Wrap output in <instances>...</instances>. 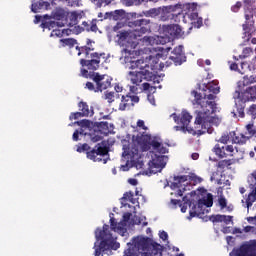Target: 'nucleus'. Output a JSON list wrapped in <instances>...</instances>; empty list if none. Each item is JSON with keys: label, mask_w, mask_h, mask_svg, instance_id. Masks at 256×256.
Returning a JSON list of instances; mask_svg holds the SVG:
<instances>
[{"label": "nucleus", "mask_w": 256, "mask_h": 256, "mask_svg": "<svg viewBox=\"0 0 256 256\" xmlns=\"http://www.w3.org/2000/svg\"><path fill=\"white\" fill-rule=\"evenodd\" d=\"M139 147L142 152L149 151L152 147L154 151H157V153H160L161 155L168 153L167 148L163 146L161 142V138L157 136L152 138L150 134L142 133L137 136L133 135L131 144L129 141L124 142L122 147V157L128 159V161H131L132 163L139 161V159H141Z\"/></svg>", "instance_id": "1"}, {"label": "nucleus", "mask_w": 256, "mask_h": 256, "mask_svg": "<svg viewBox=\"0 0 256 256\" xmlns=\"http://www.w3.org/2000/svg\"><path fill=\"white\" fill-rule=\"evenodd\" d=\"M158 59L155 56H149L145 60L131 61L129 69H139V71H130L128 75L130 76V81L133 85H139L143 81H153V83H159L157 74V62Z\"/></svg>", "instance_id": "2"}, {"label": "nucleus", "mask_w": 256, "mask_h": 256, "mask_svg": "<svg viewBox=\"0 0 256 256\" xmlns=\"http://www.w3.org/2000/svg\"><path fill=\"white\" fill-rule=\"evenodd\" d=\"M94 256H103L107 251H117L121 244L117 242V238L109 231V225L104 224L101 228L95 230Z\"/></svg>", "instance_id": "3"}, {"label": "nucleus", "mask_w": 256, "mask_h": 256, "mask_svg": "<svg viewBox=\"0 0 256 256\" xmlns=\"http://www.w3.org/2000/svg\"><path fill=\"white\" fill-rule=\"evenodd\" d=\"M77 153H86L87 159L93 161L94 163L103 162L106 165L107 161H111V157L109 155V151L111 148L109 147V142L103 140L102 142L96 144L93 148L89 146V144H78Z\"/></svg>", "instance_id": "4"}, {"label": "nucleus", "mask_w": 256, "mask_h": 256, "mask_svg": "<svg viewBox=\"0 0 256 256\" xmlns=\"http://www.w3.org/2000/svg\"><path fill=\"white\" fill-rule=\"evenodd\" d=\"M171 117H173L175 123L177 125H182V126H174L175 131H182V133H189L190 135H205V131L203 130H198L195 131L193 127L189 126V123H191V119H193V116L187 112V110H183L181 114L178 116L176 113L171 114Z\"/></svg>", "instance_id": "5"}, {"label": "nucleus", "mask_w": 256, "mask_h": 256, "mask_svg": "<svg viewBox=\"0 0 256 256\" xmlns=\"http://www.w3.org/2000/svg\"><path fill=\"white\" fill-rule=\"evenodd\" d=\"M253 0H245L244 1V5L246 7V11H245V23L242 25V29L244 31V35L247 38V41H249L251 39V34L253 33V31H255V20L253 19V12L251 11L250 7L253 6Z\"/></svg>", "instance_id": "6"}, {"label": "nucleus", "mask_w": 256, "mask_h": 256, "mask_svg": "<svg viewBox=\"0 0 256 256\" xmlns=\"http://www.w3.org/2000/svg\"><path fill=\"white\" fill-rule=\"evenodd\" d=\"M221 124V120L219 117L214 116H203V114H197L195 118V125H201L202 129H204L205 133H213V125L215 127H219Z\"/></svg>", "instance_id": "7"}, {"label": "nucleus", "mask_w": 256, "mask_h": 256, "mask_svg": "<svg viewBox=\"0 0 256 256\" xmlns=\"http://www.w3.org/2000/svg\"><path fill=\"white\" fill-rule=\"evenodd\" d=\"M183 13V4L177 3L161 7L160 19L162 21H173Z\"/></svg>", "instance_id": "8"}, {"label": "nucleus", "mask_w": 256, "mask_h": 256, "mask_svg": "<svg viewBox=\"0 0 256 256\" xmlns=\"http://www.w3.org/2000/svg\"><path fill=\"white\" fill-rule=\"evenodd\" d=\"M128 26L133 29L136 37H142V35H145L146 33H151V20L141 18L134 21H130L128 23Z\"/></svg>", "instance_id": "9"}, {"label": "nucleus", "mask_w": 256, "mask_h": 256, "mask_svg": "<svg viewBox=\"0 0 256 256\" xmlns=\"http://www.w3.org/2000/svg\"><path fill=\"white\" fill-rule=\"evenodd\" d=\"M116 37L118 38L117 43L120 47H130L131 49L137 47V36L133 31L120 30Z\"/></svg>", "instance_id": "10"}, {"label": "nucleus", "mask_w": 256, "mask_h": 256, "mask_svg": "<svg viewBox=\"0 0 256 256\" xmlns=\"http://www.w3.org/2000/svg\"><path fill=\"white\" fill-rule=\"evenodd\" d=\"M169 158L165 155L153 154L152 159L148 162L149 169L152 173H161L167 165Z\"/></svg>", "instance_id": "11"}, {"label": "nucleus", "mask_w": 256, "mask_h": 256, "mask_svg": "<svg viewBox=\"0 0 256 256\" xmlns=\"http://www.w3.org/2000/svg\"><path fill=\"white\" fill-rule=\"evenodd\" d=\"M233 99H239L243 103H247V101H255V85L247 87L245 90H243L242 87L238 88L233 94Z\"/></svg>", "instance_id": "12"}, {"label": "nucleus", "mask_w": 256, "mask_h": 256, "mask_svg": "<svg viewBox=\"0 0 256 256\" xmlns=\"http://www.w3.org/2000/svg\"><path fill=\"white\" fill-rule=\"evenodd\" d=\"M89 79H92L94 83H96V91H105V89H109L111 86V81L113 79L107 78L105 80V75L99 74V72H89Z\"/></svg>", "instance_id": "13"}, {"label": "nucleus", "mask_w": 256, "mask_h": 256, "mask_svg": "<svg viewBox=\"0 0 256 256\" xmlns=\"http://www.w3.org/2000/svg\"><path fill=\"white\" fill-rule=\"evenodd\" d=\"M189 179H192L193 181H199V183L203 181V179L198 176L191 178V176L189 175H180V176L174 175L173 181L170 184V189H172V191H175V189H181V187H185V185H191L187 182L189 181Z\"/></svg>", "instance_id": "14"}, {"label": "nucleus", "mask_w": 256, "mask_h": 256, "mask_svg": "<svg viewBox=\"0 0 256 256\" xmlns=\"http://www.w3.org/2000/svg\"><path fill=\"white\" fill-rule=\"evenodd\" d=\"M162 31L164 35H167L170 39H181V37L185 35V32H183L179 24L163 25Z\"/></svg>", "instance_id": "15"}, {"label": "nucleus", "mask_w": 256, "mask_h": 256, "mask_svg": "<svg viewBox=\"0 0 256 256\" xmlns=\"http://www.w3.org/2000/svg\"><path fill=\"white\" fill-rule=\"evenodd\" d=\"M169 59L174 63L176 67L179 65H183V63L187 61V56H185V52H183V45L175 47Z\"/></svg>", "instance_id": "16"}, {"label": "nucleus", "mask_w": 256, "mask_h": 256, "mask_svg": "<svg viewBox=\"0 0 256 256\" xmlns=\"http://www.w3.org/2000/svg\"><path fill=\"white\" fill-rule=\"evenodd\" d=\"M132 243L135 246H138V249H141L145 253H149V251H151V247L153 245V239L149 238V237H141V238H137L134 237L132 238Z\"/></svg>", "instance_id": "17"}, {"label": "nucleus", "mask_w": 256, "mask_h": 256, "mask_svg": "<svg viewBox=\"0 0 256 256\" xmlns=\"http://www.w3.org/2000/svg\"><path fill=\"white\" fill-rule=\"evenodd\" d=\"M200 107L202 111L198 115H202V117H209L217 111V103L215 101L203 100Z\"/></svg>", "instance_id": "18"}, {"label": "nucleus", "mask_w": 256, "mask_h": 256, "mask_svg": "<svg viewBox=\"0 0 256 256\" xmlns=\"http://www.w3.org/2000/svg\"><path fill=\"white\" fill-rule=\"evenodd\" d=\"M69 13L63 8H56L51 13L52 19L58 22V27H65L67 25V16Z\"/></svg>", "instance_id": "19"}, {"label": "nucleus", "mask_w": 256, "mask_h": 256, "mask_svg": "<svg viewBox=\"0 0 256 256\" xmlns=\"http://www.w3.org/2000/svg\"><path fill=\"white\" fill-rule=\"evenodd\" d=\"M230 256H255L254 242L241 245L235 252H230Z\"/></svg>", "instance_id": "20"}, {"label": "nucleus", "mask_w": 256, "mask_h": 256, "mask_svg": "<svg viewBox=\"0 0 256 256\" xmlns=\"http://www.w3.org/2000/svg\"><path fill=\"white\" fill-rule=\"evenodd\" d=\"M205 203L203 202V199L198 200V207L197 205L193 204L191 210L189 211V216L187 217L188 221H191L193 217H203L202 215H205Z\"/></svg>", "instance_id": "21"}, {"label": "nucleus", "mask_w": 256, "mask_h": 256, "mask_svg": "<svg viewBox=\"0 0 256 256\" xmlns=\"http://www.w3.org/2000/svg\"><path fill=\"white\" fill-rule=\"evenodd\" d=\"M110 229L122 237H125V233H127V228L123 227V222H117L115 217H111L110 219Z\"/></svg>", "instance_id": "22"}, {"label": "nucleus", "mask_w": 256, "mask_h": 256, "mask_svg": "<svg viewBox=\"0 0 256 256\" xmlns=\"http://www.w3.org/2000/svg\"><path fill=\"white\" fill-rule=\"evenodd\" d=\"M125 10H115L113 12H106L104 15V19H110L112 21H122V19H125Z\"/></svg>", "instance_id": "23"}, {"label": "nucleus", "mask_w": 256, "mask_h": 256, "mask_svg": "<svg viewBox=\"0 0 256 256\" xmlns=\"http://www.w3.org/2000/svg\"><path fill=\"white\" fill-rule=\"evenodd\" d=\"M94 126L97 127L100 135H108L111 133V129L115 128L113 124L109 125V122H95Z\"/></svg>", "instance_id": "24"}, {"label": "nucleus", "mask_w": 256, "mask_h": 256, "mask_svg": "<svg viewBox=\"0 0 256 256\" xmlns=\"http://www.w3.org/2000/svg\"><path fill=\"white\" fill-rule=\"evenodd\" d=\"M209 221L212 223H225V225H229V223H233V216H227V215H211L209 216Z\"/></svg>", "instance_id": "25"}, {"label": "nucleus", "mask_w": 256, "mask_h": 256, "mask_svg": "<svg viewBox=\"0 0 256 256\" xmlns=\"http://www.w3.org/2000/svg\"><path fill=\"white\" fill-rule=\"evenodd\" d=\"M99 63H101V60H95V59H91V60L81 59L80 60L81 67H87V69L89 71H97V69H99Z\"/></svg>", "instance_id": "26"}, {"label": "nucleus", "mask_w": 256, "mask_h": 256, "mask_svg": "<svg viewBox=\"0 0 256 256\" xmlns=\"http://www.w3.org/2000/svg\"><path fill=\"white\" fill-rule=\"evenodd\" d=\"M78 109H79V112L84 117H93V115H95V112L93 111V107L89 109V105L87 104V102L80 101L78 103Z\"/></svg>", "instance_id": "27"}, {"label": "nucleus", "mask_w": 256, "mask_h": 256, "mask_svg": "<svg viewBox=\"0 0 256 256\" xmlns=\"http://www.w3.org/2000/svg\"><path fill=\"white\" fill-rule=\"evenodd\" d=\"M145 256H163V246L157 242H153L150 250L145 252Z\"/></svg>", "instance_id": "28"}, {"label": "nucleus", "mask_w": 256, "mask_h": 256, "mask_svg": "<svg viewBox=\"0 0 256 256\" xmlns=\"http://www.w3.org/2000/svg\"><path fill=\"white\" fill-rule=\"evenodd\" d=\"M49 7H51V3L47 1L32 2L31 11L32 13H39L41 9H45L47 11Z\"/></svg>", "instance_id": "29"}, {"label": "nucleus", "mask_w": 256, "mask_h": 256, "mask_svg": "<svg viewBox=\"0 0 256 256\" xmlns=\"http://www.w3.org/2000/svg\"><path fill=\"white\" fill-rule=\"evenodd\" d=\"M131 107V92L121 96V103L119 104V111H125Z\"/></svg>", "instance_id": "30"}, {"label": "nucleus", "mask_w": 256, "mask_h": 256, "mask_svg": "<svg viewBox=\"0 0 256 256\" xmlns=\"http://www.w3.org/2000/svg\"><path fill=\"white\" fill-rule=\"evenodd\" d=\"M234 100H235L234 109H236V112L238 113V117H240L241 119L245 118V107H246L245 102L239 99H234Z\"/></svg>", "instance_id": "31"}, {"label": "nucleus", "mask_w": 256, "mask_h": 256, "mask_svg": "<svg viewBox=\"0 0 256 256\" xmlns=\"http://www.w3.org/2000/svg\"><path fill=\"white\" fill-rule=\"evenodd\" d=\"M251 83H255V77L253 75H246L243 77V81L238 82V89H241V87H247L251 85Z\"/></svg>", "instance_id": "32"}, {"label": "nucleus", "mask_w": 256, "mask_h": 256, "mask_svg": "<svg viewBox=\"0 0 256 256\" xmlns=\"http://www.w3.org/2000/svg\"><path fill=\"white\" fill-rule=\"evenodd\" d=\"M133 195V191L125 192L121 198V201H127V199H129L132 205H139V200L137 198H133Z\"/></svg>", "instance_id": "33"}, {"label": "nucleus", "mask_w": 256, "mask_h": 256, "mask_svg": "<svg viewBox=\"0 0 256 256\" xmlns=\"http://www.w3.org/2000/svg\"><path fill=\"white\" fill-rule=\"evenodd\" d=\"M60 41L62 42L63 47H70V49H73V47L79 43L75 38H64Z\"/></svg>", "instance_id": "34"}, {"label": "nucleus", "mask_w": 256, "mask_h": 256, "mask_svg": "<svg viewBox=\"0 0 256 256\" xmlns=\"http://www.w3.org/2000/svg\"><path fill=\"white\" fill-rule=\"evenodd\" d=\"M81 17V14H79L78 12H71L70 14V22H69V27H74V25H77V23H79V18Z\"/></svg>", "instance_id": "35"}, {"label": "nucleus", "mask_w": 256, "mask_h": 256, "mask_svg": "<svg viewBox=\"0 0 256 256\" xmlns=\"http://www.w3.org/2000/svg\"><path fill=\"white\" fill-rule=\"evenodd\" d=\"M161 14V7L151 8L148 11L144 12L145 17H159Z\"/></svg>", "instance_id": "36"}, {"label": "nucleus", "mask_w": 256, "mask_h": 256, "mask_svg": "<svg viewBox=\"0 0 256 256\" xmlns=\"http://www.w3.org/2000/svg\"><path fill=\"white\" fill-rule=\"evenodd\" d=\"M40 27L42 29H49V31H51V29H55V27H59V22H55V21L42 22L40 24Z\"/></svg>", "instance_id": "37"}, {"label": "nucleus", "mask_w": 256, "mask_h": 256, "mask_svg": "<svg viewBox=\"0 0 256 256\" xmlns=\"http://www.w3.org/2000/svg\"><path fill=\"white\" fill-rule=\"evenodd\" d=\"M207 89L209 90V93H213L214 95H218L221 88L219 86H211V85L207 86V84H203L202 91H207Z\"/></svg>", "instance_id": "38"}, {"label": "nucleus", "mask_w": 256, "mask_h": 256, "mask_svg": "<svg viewBox=\"0 0 256 256\" xmlns=\"http://www.w3.org/2000/svg\"><path fill=\"white\" fill-rule=\"evenodd\" d=\"M249 137L245 136L244 134H240V136H236L233 138V143H237L238 145H245Z\"/></svg>", "instance_id": "39"}, {"label": "nucleus", "mask_w": 256, "mask_h": 256, "mask_svg": "<svg viewBox=\"0 0 256 256\" xmlns=\"http://www.w3.org/2000/svg\"><path fill=\"white\" fill-rule=\"evenodd\" d=\"M75 123H77L78 127H81L82 129H89L91 128V125H93V122L87 119H83L80 121H75Z\"/></svg>", "instance_id": "40"}, {"label": "nucleus", "mask_w": 256, "mask_h": 256, "mask_svg": "<svg viewBox=\"0 0 256 256\" xmlns=\"http://www.w3.org/2000/svg\"><path fill=\"white\" fill-rule=\"evenodd\" d=\"M255 201H256V192H255V190H252L248 194V197L246 199L247 207H251V205H253V203H255Z\"/></svg>", "instance_id": "41"}, {"label": "nucleus", "mask_w": 256, "mask_h": 256, "mask_svg": "<svg viewBox=\"0 0 256 256\" xmlns=\"http://www.w3.org/2000/svg\"><path fill=\"white\" fill-rule=\"evenodd\" d=\"M171 41V37L168 35L165 36H157L156 43L158 45H165L166 43H169Z\"/></svg>", "instance_id": "42"}, {"label": "nucleus", "mask_w": 256, "mask_h": 256, "mask_svg": "<svg viewBox=\"0 0 256 256\" xmlns=\"http://www.w3.org/2000/svg\"><path fill=\"white\" fill-rule=\"evenodd\" d=\"M48 19H53V17L49 16L48 14H45L44 16L41 15H36L35 19H34V23L35 25H37V23H45Z\"/></svg>", "instance_id": "43"}, {"label": "nucleus", "mask_w": 256, "mask_h": 256, "mask_svg": "<svg viewBox=\"0 0 256 256\" xmlns=\"http://www.w3.org/2000/svg\"><path fill=\"white\" fill-rule=\"evenodd\" d=\"M191 95H193V97L195 98L197 105L201 106L203 104V101H201L203 99V95H201V93H198L196 90H193L191 92Z\"/></svg>", "instance_id": "44"}, {"label": "nucleus", "mask_w": 256, "mask_h": 256, "mask_svg": "<svg viewBox=\"0 0 256 256\" xmlns=\"http://www.w3.org/2000/svg\"><path fill=\"white\" fill-rule=\"evenodd\" d=\"M132 215L133 214H131V212H126L123 214L122 220L120 221V223H122V227H125L127 225V223H129Z\"/></svg>", "instance_id": "45"}, {"label": "nucleus", "mask_w": 256, "mask_h": 256, "mask_svg": "<svg viewBox=\"0 0 256 256\" xmlns=\"http://www.w3.org/2000/svg\"><path fill=\"white\" fill-rule=\"evenodd\" d=\"M214 153L215 155H217L218 157H220V159H223V157H226L225 152L221 149V146L219 144H216L214 147Z\"/></svg>", "instance_id": "46"}, {"label": "nucleus", "mask_w": 256, "mask_h": 256, "mask_svg": "<svg viewBox=\"0 0 256 256\" xmlns=\"http://www.w3.org/2000/svg\"><path fill=\"white\" fill-rule=\"evenodd\" d=\"M99 134H101V132L99 131H95L94 134H89L92 143H97L98 141H101V139H103V136Z\"/></svg>", "instance_id": "47"}, {"label": "nucleus", "mask_w": 256, "mask_h": 256, "mask_svg": "<svg viewBox=\"0 0 256 256\" xmlns=\"http://www.w3.org/2000/svg\"><path fill=\"white\" fill-rule=\"evenodd\" d=\"M185 191H191V185H185L182 189H178L177 193L175 194L176 197H183V193Z\"/></svg>", "instance_id": "48"}, {"label": "nucleus", "mask_w": 256, "mask_h": 256, "mask_svg": "<svg viewBox=\"0 0 256 256\" xmlns=\"http://www.w3.org/2000/svg\"><path fill=\"white\" fill-rule=\"evenodd\" d=\"M247 115H250V117H252V119H256V104H252L248 108Z\"/></svg>", "instance_id": "49"}, {"label": "nucleus", "mask_w": 256, "mask_h": 256, "mask_svg": "<svg viewBox=\"0 0 256 256\" xmlns=\"http://www.w3.org/2000/svg\"><path fill=\"white\" fill-rule=\"evenodd\" d=\"M207 199H202V202L204 203L205 207H213V195L211 193L208 194Z\"/></svg>", "instance_id": "50"}, {"label": "nucleus", "mask_w": 256, "mask_h": 256, "mask_svg": "<svg viewBox=\"0 0 256 256\" xmlns=\"http://www.w3.org/2000/svg\"><path fill=\"white\" fill-rule=\"evenodd\" d=\"M185 17H187L188 19H190V21H197V19L199 18V13L197 12H191V13H188L184 16V19Z\"/></svg>", "instance_id": "51"}, {"label": "nucleus", "mask_w": 256, "mask_h": 256, "mask_svg": "<svg viewBox=\"0 0 256 256\" xmlns=\"http://www.w3.org/2000/svg\"><path fill=\"white\" fill-rule=\"evenodd\" d=\"M105 99L108 103H113L115 101V92H105Z\"/></svg>", "instance_id": "52"}, {"label": "nucleus", "mask_w": 256, "mask_h": 256, "mask_svg": "<svg viewBox=\"0 0 256 256\" xmlns=\"http://www.w3.org/2000/svg\"><path fill=\"white\" fill-rule=\"evenodd\" d=\"M50 37H63V30L53 29Z\"/></svg>", "instance_id": "53"}, {"label": "nucleus", "mask_w": 256, "mask_h": 256, "mask_svg": "<svg viewBox=\"0 0 256 256\" xmlns=\"http://www.w3.org/2000/svg\"><path fill=\"white\" fill-rule=\"evenodd\" d=\"M135 103H139V96L131 95V93H130V105H131V107H135Z\"/></svg>", "instance_id": "54"}, {"label": "nucleus", "mask_w": 256, "mask_h": 256, "mask_svg": "<svg viewBox=\"0 0 256 256\" xmlns=\"http://www.w3.org/2000/svg\"><path fill=\"white\" fill-rule=\"evenodd\" d=\"M218 203L221 209H225V207H227V199L223 196L219 198Z\"/></svg>", "instance_id": "55"}, {"label": "nucleus", "mask_w": 256, "mask_h": 256, "mask_svg": "<svg viewBox=\"0 0 256 256\" xmlns=\"http://www.w3.org/2000/svg\"><path fill=\"white\" fill-rule=\"evenodd\" d=\"M81 117H85L82 116L81 112H72L69 116L70 121H73V119H79Z\"/></svg>", "instance_id": "56"}, {"label": "nucleus", "mask_w": 256, "mask_h": 256, "mask_svg": "<svg viewBox=\"0 0 256 256\" xmlns=\"http://www.w3.org/2000/svg\"><path fill=\"white\" fill-rule=\"evenodd\" d=\"M86 89H88L89 91H94V93H99V91H97V88H95L93 82H87Z\"/></svg>", "instance_id": "57"}, {"label": "nucleus", "mask_w": 256, "mask_h": 256, "mask_svg": "<svg viewBox=\"0 0 256 256\" xmlns=\"http://www.w3.org/2000/svg\"><path fill=\"white\" fill-rule=\"evenodd\" d=\"M182 201L184 202L183 205H188L189 207H192L193 205V201L191 199H189V196L185 195L182 198Z\"/></svg>", "instance_id": "58"}, {"label": "nucleus", "mask_w": 256, "mask_h": 256, "mask_svg": "<svg viewBox=\"0 0 256 256\" xmlns=\"http://www.w3.org/2000/svg\"><path fill=\"white\" fill-rule=\"evenodd\" d=\"M81 49H84V53H85L86 57H89L90 51H95V48H93L91 46H81Z\"/></svg>", "instance_id": "59"}, {"label": "nucleus", "mask_w": 256, "mask_h": 256, "mask_svg": "<svg viewBox=\"0 0 256 256\" xmlns=\"http://www.w3.org/2000/svg\"><path fill=\"white\" fill-rule=\"evenodd\" d=\"M254 125L253 124H248L247 126H246V129H247V131H248V133L250 134V135H255L256 134V129H254Z\"/></svg>", "instance_id": "60"}, {"label": "nucleus", "mask_w": 256, "mask_h": 256, "mask_svg": "<svg viewBox=\"0 0 256 256\" xmlns=\"http://www.w3.org/2000/svg\"><path fill=\"white\" fill-rule=\"evenodd\" d=\"M241 6H242L241 2H236V4L231 7V11L233 13H238L239 9H241Z\"/></svg>", "instance_id": "61"}, {"label": "nucleus", "mask_w": 256, "mask_h": 256, "mask_svg": "<svg viewBox=\"0 0 256 256\" xmlns=\"http://www.w3.org/2000/svg\"><path fill=\"white\" fill-rule=\"evenodd\" d=\"M72 29H73L74 35H79L80 33H83V31H85V29L81 26H75Z\"/></svg>", "instance_id": "62"}, {"label": "nucleus", "mask_w": 256, "mask_h": 256, "mask_svg": "<svg viewBox=\"0 0 256 256\" xmlns=\"http://www.w3.org/2000/svg\"><path fill=\"white\" fill-rule=\"evenodd\" d=\"M159 237L162 239V241H167V239H169V234H167L166 231H160Z\"/></svg>", "instance_id": "63"}, {"label": "nucleus", "mask_w": 256, "mask_h": 256, "mask_svg": "<svg viewBox=\"0 0 256 256\" xmlns=\"http://www.w3.org/2000/svg\"><path fill=\"white\" fill-rule=\"evenodd\" d=\"M133 225H141V217L134 215L132 218Z\"/></svg>", "instance_id": "64"}]
</instances>
